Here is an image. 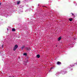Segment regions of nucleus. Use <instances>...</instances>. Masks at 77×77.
Here are the masks:
<instances>
[{"mask_svg":"<svg viewBox=\"0 0 77 77\" xmlns=\"http://www.w3.org/2000/svg\"><path fill=\"white\" fill-rule=\"evenodd\" d=\"M18 47V45H15L14 47L13 50L14 51H15V50H16V49H17Z\"/></svg>","mask_w":77,"mask_h":77,"instance_id":"nucleus-1","label":"nucleus"},{"mask_svg":"<svg viewBox=\"0 0 77 77\" xmlns=\"http://www.w3.org/2000/svg\"><path fill=\"white\" fill-rule=\"evenodd\" d=\"M66 72H67V71H61V73L62 74H65V73H66Z\"/></svg>","mask_w":77,"mask_h":77,"instance_id":"nucleus-2","label":"nucleus"},{"mask_svg":"<svg viewBox=\"0 0 77 77\" xmlns=\"http://www.w3.org/2000/svg\"><path fill=\"white\" fill-rule=\"evenodd\" d=\"M57 65H60L61 64V63L59 61L57 62Z\"/></svg>","mask_w":77,"mask_h":77,"instance_id":"nucleus-3","label":"nucleus"},{"mask_svg":"<svg viewBox=\"0 0 77 77\" xmlns=\"http://www.w3.org/2000/svg\"><path fill=\"white\" fill-rule=\"evenodd\" d=\"M36 57L38 58H39V57H40V55L39 54H38L37 55Z\"/></svg>","mask_w":77,"mask_h":77,"instance_id":"nucleus-4","label":"nucleus"},{"mask_svg":"<svg viewBox=\"0 0 77 77\" xmlns=\"http://www.w3.org/2000/svg\"><path fill=\"white\" fill-rule=\"evenodd\" d=\"M74 66V65H70V66H69V67H68V68H71V67H72V66Z\"/></svg>","mask_w":77,"mask_h":77,"instance_id":"nucleus-5","label":"nucleus"},{"mask_svg":"<svg viewBox=\"0 0 77 77\" xmlns=\"http://www.w3.org/2000/svg\"><path fill=\"white\" fill-rule=\"evenodd\" d=\"M60 73L59 72H57L56 74V76H58V75Z\"/></svg>","mask_w":77,"mask_h":77,"instance_id":"nucleus-6","label":"nucleus"},{"mask_svg":"<svg viewBox=\"0 0 77 77\" xmlns=\"http://www.w3.org/2000/svg\"><path fill=\"white\" fill-rule=\"evenodd\" d=\"M58 41H60V39H61V37H59L58 38Z\"/></svg>","mask_w":77,"mask_h":77,"instance_id":"nucleus-7","label":"nucleus"},{"mask_svg":"<svg viewBox=\"0 0 77 77\" xmlns=\"http://www.w3.org/2000/svg\"><path fill=\"white\" fill-rule=\"evenodd\" d=\"M25 48V46H22V47L21 48L22 49H23V48Z\"/></svg>","mask_w":77,"mask_h":77,"instance_id":"nucleus-8","label":"nucleus"},{"mask_svg":"<svg viewBox=\"0 0 77 77\" xmlns=\"http://www.w3.org/2000/svg\"><path fill=\"white\" fill-rule=\"evenodd\" d=\"M23 55L24 56H27V53H25L23 54Z\"/></svg>","mask_w":77,"mask_h":77,"instance_id":"nucleus-9","label":"nucleus"},{"mask_svg":"<svg viewBox=\"0 0 77 77\" xmlns=\"http://www.w3.org/2000/svg\"><path fill=\"white\" fill-rule=\"evenodd\" d=\"M20 1H17V4H20Z\"/></svg>","mask_w":77,"mask_h":77,"instance_id":"nucleus-10","label":"nucleus"},{"mask_svg":"<svg viewBox=\"0 0 77 77\" xmlns=\"http://www.w3.org/2000/svg\"><path fill=\"white\" fill-rule=\"evenodd\" d=\"M12 31H13V32H14V31H15V29H12Z\"/></svg>","mask_w":77,"mask_h":77,"instance_id":"nucleus-11","label":"nucleus"},{"mask_svg":"<svg viewBox=\"0 0 77 77\" xmlns=\"http://www.w3.org/2000/svg\"><path fill=\"white\" fill-rule=\"evenodd\" d=\"M72 19H71V18L69 19V21H72Z\"/></svg>","mask_w":77,"mask_h":77,"instance_id":"nucleus-12","label":"nucleus"},{"mask_svg":"<svg viewBox=\"0 0 77 77\" xmlns=\"http://www.w3.org/2000/svg\"><path fill=\"white\" fill-rule=\"evenodd\" d=\"M52 69H53V67H51V69H50V71H49V72H51V70Z\"/></svg>","mask_w":77,"mask_h":77,"instance_id":"nucleus-13","label":"nucleus"},{"mask_svg":"<svg viewBox=\"0 0 77 77\" xmlns=\"http://www.w3.org/2000/svg\"><path fill=\"white\" fill-rule=\"evenodd\" d=\"M1 47V48H3V45H2V47Z\"/></svg>","mask_w":77,"mask_h":77,"instance_id":"nucleus-14","label":"nucleus"},{"mask_svg":"<svg viewBox=\"0 0 77 77\" xmlns=\"http://www.w3.org/2000/svg\"><path fill=\"white\" fill-rule=\"evenodd\" d=\"M72 15H74V14H72Z\"/></svg>","mask_w":77,"mask_h":77,"instance_id":"nucleus-15","label":"nucleus"},{"mask_svg":"<svg viewBox=\"0 0 77 77\" xmlns=\"http://www.w3.org/2000/svg\"><path fill=\"white\" fill-rule=\"evenodd\" d=\"M72 69H71V71H72Z\"/></svg>","mask_w":77,"mask_h":77,"instance_id":"nucleus-16","label":"nucleus"},{"mask_svg":"<svg viewBox=\"0 0 77 77\" xmlns=\"http://www.w3.org/2000/svg\"><path fill=\"white\" fill-rule=\"evenodd\" d=\"M7 30H8V28H7Z\"/></svg>","mask_w":77,"mask_h":77,"instance_id":"nucleus-17","label":"nucleus"},{"mask_svg":"<svg viewBox=\"0 0 77 77\" xmlns=\"http://www.w3.org/2000/svg\"><path fill=\"white\" fill-rule=\"evenodd\" d=\"M75 64H77V63H76Z\"/></svg>","mask_w":77,"mask_h":77,"instance_id":"nucleus-18","label":"nucleus"},{"mask_svg":"<svg viewBox=\"0 0 77 77\" xmlns=\"http://www.w3.org/2000/svg\"><path fill=\"white\" fill-rule=\"evenodd\" d=\"M1 5V3H0V5Z\"/></svg>","mask_w":77,"mask_h":77,"instance_id":"nucleus-19","label":"nucleus"},{"mask_svg":"<svg viewBox=\"0 0 77 77\" xmlns=\"http://www.w3.org/2000/svg\"><path fill=\"white\" fill-rule=\"evenodd\" d=\"M57 46H56V47H57Z\"/></svg>","mask_w":77,"mask_h":77,"instance_id":"nucleus-20","label":"nucleus"},{"mask_svg":"<svg viewBox=\"0 0 77 77\" xmlns=\"http://www.w3.org/2000/svg\"><path fill=\"white\" fill-rule=\"evenodd\" d=\"M25 12H26V11H25Z\"/></svg>","mask_w":77,"mask_h":77,"instance_id":"nucleus-21","label":"nucleus"},{"mask_svg":"<svg viewBox=\"0 0 77 77\" xmlns=\"http://www.w3.org/2000/svg\"><path fill=\"white\" fill-rule=\"evenodd\" d=\"M38 6H39V5H38Z\"/></svg>","mask_w":77,"mask_h":77,"instance_id":"nucleus-22","label":"nucleus"},{"mask_svg":"<svg viewBox=\"0 0 77 77\" xmlns=\"http://www.w3.org/2000/svg\"><path fill=\"white\" fill-rule=\"evenodd\" d=\"M13 77H14V76H13Z\"/></svg>","mask_w":77,"mask_h":77,"instance_id":"nucleus-23","label":"nucleus"}]
</instances>
